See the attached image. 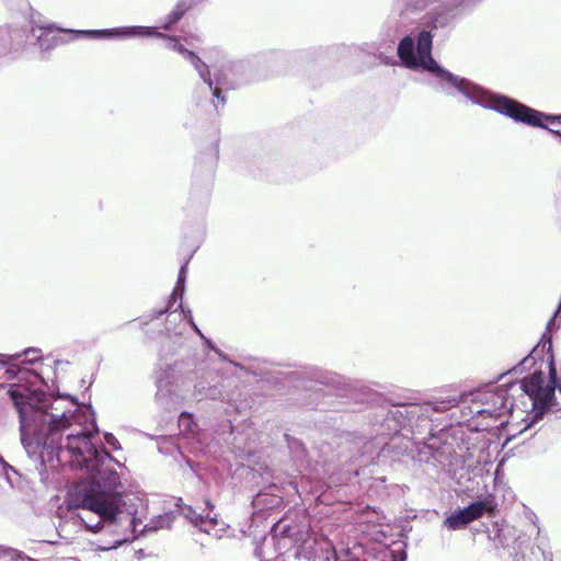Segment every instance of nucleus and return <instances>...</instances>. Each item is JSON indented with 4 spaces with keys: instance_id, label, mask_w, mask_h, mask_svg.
Listing matches in <instances>:
<instances>
[{
    "instance_id": "1",
    "label": "nucleus",
    "mask_w": 561,
    "mask_h": 561,
    "mask_svg": "<svg viewBox=\"0 0 561 561\" xmlns=\"http://www.w3.org/2000/svg\"><path fill=\"white\" fill-rule=\"evenodd\" d=\"M20 416L21 440L45 484L58 482L66 467L82 472V480L69 492L68 511L59 533L69 535L70 525L100 538L99 551H108L137 537L145 503L137 494H122L113 457L98 448L95 417L89 407L69 398L36 400L22 385L7 390Z\"/></svg>"
},
{
    "instance_id": "2",
    "label": "nucleus",
    "mask_w": 561,
    "mask_h": 561,
    "mask_svg": "<svg viewBox=\"0 0 561 561\" xmlns=\"http://www.w3.org/2000/svg\"><path fill=\"white\" fill-rule=\"evenodd\" d=\"M416 50L417 54L415 55L413 39L409 36L404 37L398 46V55L408 68L421 67L433 73L439 80L442 89L447 93H451L455 90L473 104L494 110L508 117L522 118L520 111H527V108L510 98L494 94L467 79L459 78L443 69L432 58V35L430 32L423 31L420 33Z\"/></svg>"
},
{
    "instance_id": "3",
    "label": "nucleus",
    "mask_w": 561,
    "mask_h": 561,
    "mask_svg": "<svg viewBox=\"0 0 561 561\" xmlns=\"http://www.w3.org/2000/svg\"><path fill=\"white\" fill-rule=\"evenodd\" d=\"M272 539L279 554L295 549L294 557L307 561H336L333 543L323 536L311 537L305 527L280 519L272 529Z\"/></svg>"
},
{
    "instance_id": "4",
    "label": "nucleus",
    "mask_w": 561,
    "mask_h": 561,
    "mask_svg": "<svg viewBox=\"0 0 561 561\" xmlns=\"http://www.w3.org/2000/svg\"><path fill=\"white\" fill-rule=\"evenodd\" d=\"M77 34H84L87 36L92 37H133V36H158L167 39V47L173 49L181 54L185 59H187L193 67L197 70L199 77L206 82L210 90H213V94L215 98H220V89L226 85L224 78L220 76H216L215 80L211 79L208 67L201 60L198 56H196L193 51L186 49L181 43L175 39L165 37L161 33L157 32L154 27L148 26H126V27H116L112 30L104 31H78Z\"/></svg>"
},
{
    "instance_id": "5",
    "label": "nucleus",
    "mask_w": 561,
    "mask_h": 561,
    "mask_svg": "<svg viewBox=\"0 0 561 561\" xmlns=\"http://www.w3.org/2000/svg\"><path fill=\"white\" fill-rule=\"evenodd\" d=\"M519 389L531 401L533 422L540 419L545 412H557L561 410V377L557 378V371L551 359L549 373H534L526 377Z\"/></svg>"
},
{
    "instance_id": "6",
    "label": "nucleus",
    "mask_w": 561,
    "mask_h": 561,
    "mask_svg": "<svg viewBox=\"0 0 561 561\" xmlns=\"http://www.w3.org/2000/svg\"><path fill=\"white\" fill-rule=\"evenodd\" d=\"M182 383V379L175 376L173 369L161 371L157 377L156 403L167 411L175 409L184 399Z\"/></svg>"
},
{
    "instance_id": "7",
    "label": "nucleus",
    "mask_w": 561,
    "mask_h": 561,
    "mask_svg": "<svg viewBox=\"0 0 561 561\" xmlns=\"http://www.w3.org/2000/svg\"><path fill=\"white\" fill-rule=\"evenodd\" d=\"M520 385L522 382L511 383L510 388H506L504 386L497 387L494 392L488 394L486 402L491 403V407L479 411V413L488 414L495 419H502L506 414L513 413L515 408L512 397L510 396V390H519ZM520 391L523 392L522 389Z\"/></svg>"
},
{
    "instance_id": "8",
    "label": "nucleus",
    "mask_w": 561,
    "mask_h": 561,
    "mask_svg": "<svg viewBox=\"0 0 561 561\" xmlns=\"http://www.w3.org/2000/svg\"><path fill=\"white\" fill-rule=\"evenodd\" d=\"M492 510L490 501H478L471 503L468 507L459 510L449 515L444 525L451 530L466 527L473 520L480 518L485 511Z\"/></svg>"
},
{
    "instance_id": "9",
    "label": "nucleus",
    "mask_w": 561,
    "mask_h": 561,
    "mask_svg": "<svg viewBox=\"0 0 561 561\" xmlns=\"http://www.w3.org/2000/svg\"><path fill=\"white\" fill-rule=\"evenodd\" d=\"M181 514L187 518L195 527H198L202 531L210 536L221 538L228 530V525L225 522L218 519L216 516L210 517L209 514L206 516L196 514V512L191 506L182 507Z\"/></svg>"
},
{
    "instance_id": "10",
    "label": "nucleus",
    "mask_w": 561,
    "mask_h": 561,
    "mask_svg": "<svg viewBox=\"0 0 561 561\" xmlns=\"http://www.w3.org/2000/svg\"><path fill=\"white\" fill-rule=\"evenodd\" d=\"M518 104L527 108V111H520L522 118L512 117L514 121L523 122L531 126L545 127L548 128L550 131L559 134V131L553 129V127L561 125V116H546L542 113L531 110L520 103Z\"/></svg>"
},
{
    "instance_id": "11",
    "label": "nucleus",
    "mask_w": 561,
    "mask_h": 561,
    "mask_svg": "<svg viewBox=\"0 0 561 561\" xmlns=\"http://www.w3.org/2000/svg\"><path fill=\"white\" fill-rule=\"evenodd\" d=\"M32 37L37 41L39 47L43 49H48L60 42L59 36L51 27H33Z\"/></svg>"
},
{
    "instance_id": "12",
    "label": "nucleus",
    "mask_w": 561,
    "mask_h": 561,
    "mask_svg": "<svg viewBox=\"0 0 561 561\" xmlns=\"http://www.w3.org/2000/svg\"><path fill=\"white\" fill-rule=\"evenodd\" d=\"M21 355L9 356L0 354V389L4 382L13 377V370L9 367L12 359L19 358Z\"/></svg>"
},
{
    "instance_id": "13",
    "label": "nucleus",
    "mask_w": 561,
    "mask_h": 561,
    "mask_svg": "<svg viewBox=\"0 0 561 561\" xmlns=\"http://www.w3.org/2000/svg\"><path fill=\"white\" fill-rule=\"evenodd\" d=\"M0 561H34L23 552L7 546H0Z\"/></svg>"
},
{
    "instance_id": "14",
    "label": "nucleus",
    "mask_w": 561,
    "mask_h": 561,
    "mask_svg": "<svg viewBox=\"0 0 561 561\" xmlns=\"http://www.w3.org/2000/svg\"><path fill=\"white\" fill-rule=\"evenodd\" d=\"M173 523V516L172 514H163L150 522V524L146 525L144 529L139 530V533H142L146 529L149 530H158L163 528H170Z\"/></svg>"
},
{
    "instance_id": "15",
    "label": "nucleus",
    "mask_w": 561,
    "mask_h": 561,
    "mask_svg": "<svg viewBox=\"0 0 561 561\" xmlns=\"http://www.w3.org/2000/svg\"><path fill=\"white\" fill-rule=\"evenodd\" d=\"M181 433L186 436H195L197 434V425L194 423L192 415L182 413L179 419Z\"/></svg>"
},
{
    "instance_id": "16",
    "label": "nucleus",
    "mask_w": 561,
    "mask_h": 561,
    "mask_svg": "<svg viewBox=\"0 0 561 561\" xmlns=\"http://www.w3.org/2000/svg\"><path fill=\"white\" fill-rule=\"evenodd\" d=\"M186 270H187V262H185L179 272L178 283L176 286L171 295V299L175 300L178 296L182 297L184 291V283L186 278Z\"/></svg>"
},
{
    "instance_id": "17",
    "label": "nucleus",
    "mask_w": 561,
    "mask_h": 561,
    "mask_svg": "<svg viewBox=\"0 0 561 561\" xmlns=\"http://www.w3.org/2000/svg\"><path fill=\"white\" fill-rule=\"evenodd\" d=\"M183 13H184V10L181 9L180 7H178L175 10H173L169 16L170 21L165 25H163V28L168 30L170 27V25H172L173 23L178 22L181 19Z\"/></svg>"
},
{
    "instance_id": "18",
    "label": "nucleus",
    "mask_w": 561,
    "mask_h": 561,
    "mask_svg": "<svg viewBox=\"0 0 561 561\" xmlns=\"http://www.w3.org/2000/svg\"><path fill=\"white\" fill-rule=\"evenodd\" d=\"M426 3L427 0H410L405 10H422L426 7Z\"/></svg>"
},
{
    "instance_id": "19",
    "label": "nucleus",
    "mask_w": 561,
    "mask_h": 561,
    "mask_svg": "<svg viewBox=\"0 0 561 561\" xmlns=\"http://www.w3.org/2000/svg\"><path fill=\"white\" fill-rule=\"evenodd\" d=\"M104 439H105L106 444L108 446H111L113 449H118L119 448V443H118L117 438L113 434L106 433L104 435Z\"/></svg>"
},
{
    "instance_id": "20",
    "label": "nucleus",
    "mask_w": 561,
    "mask_h": 561,
    "mask_svg": "<svg viewBox=\"0 0 561 561\" xmlns=\"http://www.w3.org/2000/svg\"><path fill=\"white\" fill-rule=\"evenodd\" d=\"M182 316L187 319L188 323L192 325L194 331L197 332L199 335H202L199 329L197 328V325L195 324V322L193 320L191 311L190 310H187V311L182 310Z\"/></svg>"
},
{
    "instance_id": "21",
    "label": "nucleus",
    "mask_w": 561,
    "mask_h": 561,
    "mask_svg": "<svg viewBox=\"0 0 561 561\" xmlns=\"http://www.w3.org/2000/svg\"><path fill=\"white\" fill-rule=\"evenodd\" d=\"M9 469H10V467L0 457V477H2V476L7 477Z\"/></svg>"
},
{
    "instance_id": "22",
    "label": "nucleus",
    "mask_w": 561,
    "mask_h": 561,
    "mask_svg": "<svg viewBox=\"0 0 561 561\" xmlns=\"http://www.w3.org/2000/svg\"><path fill=\"white\" fill-rule=\"evenodd\" d=\"M374 514L376 515V518L375 519H367L368 522H374V523H377V524H381V520L383 519L382 516H380L378 513L374 512Z\"/></svg>"
},
{
    "instance_id": "23",
    "label": "nucleus",
    "mask_w": 561,
    "mask_h": 561,
    "mask_svg": "<svg viewBox=\"0 0 561 561\" xmlns=\"http://www.w3.org/2000/svg\"><path fill=\"white\" fill-rule=\"evenodd\" d=\"M7 35H8L7 30H0V43L1 44L4 43Z\"/></svg>"
},
{
    "instance_id": "24",
    "label": "nucleus",
    "mask_w": 561,
    "mask_h": 561,
    "mask_svg": "<svg viewBox=\"0 0 561 561\" xmlns=\"http://www.w3.org/2000/svg\"><path fill=\"white\" fill-rule=\"evenodd\" d=\"M37 353H38V351H37V350H32V348L26 350V351L24 352V354H25V355H28V354H37Z\"/></svg>"
},
{
    "instance_id": "25",
    "label": "nucleus",
    "mask_w": 561,
    "mask_h": 561,
    "mask_svg": "<svg viewBox=\"0 0 561 561\" xmlns=\"http://www.w3.org/2000/svg\"><path fill=\"white\" fill-rule=\"evenodd\" d=\"M37 358H38V356L33 357V358L28 359V363H33V362H35Z\"/></svg>"
},
{
    "instance_id": "26",
    "label": "nucleus",
    "mask_w": 561,
    "mask_h": 561,
    "mask_svg": "<svg viewBox=\"0 0 561 561\" xmlns=\"http://www.w3.org/2000/svg\"><path fill=\"white\" fill-rule=\"evenodd\" d=\"M556 327V329H559V325H556V323L551 327L550 331L553 330ZM547 330L549 331V329L547 328Z\"/></svg>"
},
{
    "instance_id": "27",
    "label": "nucleus",
    "mask_w": 561,
    "mask_h": 561,
    "mask_svg": "<svg viewBox=\"0 0 561 561\" xmlns=\"http://www.w3.org/2000/svg\"><path fill=\"white\" fill-rule=\"evenodd\" d=\"M256 554H257V557H260V558L262 557V553H261V551H260L259 549H256Z\"/></svg>"
}]
</instances>
